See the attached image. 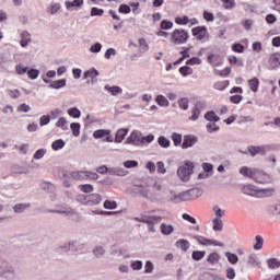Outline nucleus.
<instances>
[{
	"instance_id": "a211bd4d",
	"label": "nucleus",
	"mask_w": 280,
	"mask_h": 280,
	"mask_svg": "<svg viewBox=\"0 0 280 280\" xmlns=\"http://www.w3.org/2000/svg\"><path fill=\"white\" fill-rule=\"evenodd\" d=\"M102 202V196L100 194L88 195V207H95Z\"/></svg>"
},
{
	"instance_id": "37998d69",
	"label": "nucleus",
	"mask_w": 280,
	"mask_h": 280,
	"mask_svg": "<svg viewBox=\"0 0 280 280\" xmlns=\"http://www.w3.org/2000/svg\"><path fill=\"white\" fill-rule=\"evenodd\" d=\"M65 145H66L65 140L59 139V140H55L52 142L51 148H52V150H55L57 152L58 150H62V148H65Z\"/></svg>"
},
{
	"instance_id": "680f3d73",
	"label": "nucleus",
	"mask_w": 280,
	"mask_h": 280,
	"mask_svg": "<svg viewBox=\"0 0 280 280\" xmlns=\"http://www.w3.org/2000/svg\"><path fill=\"white\" fill-rule=\"evenodd\" d=\"M15 71L19 75H24V73H27V67L23 66V63H19L15 67Z\"/></svg>"
},
{
	"instance_id": "9b49d317",
	"label": "nucleus",
	"mask_w": 280,
	"mask_h": 280,
	"mask_svg": "<svg viewBox=\"0 0 280 280\" xmlns=\"http://www.w3.org/2000/svg\"><path fill=\"white\" fill-rule=\"evenodd\" d=\"M242 192L245 196H252L253 198H258L259 188L253 184H246L242 188Z\"/></svg>"
},
{
	"instance_id": "2eb2a0df",
	"label": "nucleus",
	"mask_w": 280,
	"mask_h": 280,
	"mask_svg": "<svg viewBox=\"0 0 280 280\" xmlns=\"http://www.w3.org/2000/svg\"><path fill=\"white\" fill-rule=\"evenodd\" d=\"M196 143H198V138L196 136H185L182 148L183 150H187V148H194Z\"/></svg>"
},
{
	"instance_id": "f704fd0d",
	"label": "nucleus",
	"mask_w": 280,
	"mask_h": 280,
	"mask_svg": "<svg viewBox=\"0 0 280 280\" xmlns=\"http://www.w3.org/2000/svg\"><path fill=\"white\" fill-rule=\"evenodd\" d=\"M225 257H226L229 264H232V266H235V264H237V261H240V257H237L236 254H233L231 252H226Z\"/></svg>"
},
{
	"instance_id": "393cba45",
	"label": "nucleus",
	"mask_w": 280,
	"mask_h": 280,
	"mask_svg": "<svg viewBox=\"0 0 280 280\" xmlns=\"http://www.w3.org/2000/svg\"><path fill=\"white\" fill-rule=\"evenodd\" d=\"M200 108H202V103H197L191 110V116L189 117L190 121H198L200 117Z\"/></svg>"
},
{
	"instance_id": "58836bf2",
	"label": "nucleus",
	"mask_w": 280,
	"mask_h": 280,
	"mask_svg": "<svg viewBox=\"0 0 280 280\" xmlns=\"http://www.w3.org/2000/svg\"><path fill=\"white\" fill-rule=\"evenodd\" d=\"M68 115L70 117H73V119H80L82 112H80V109H78V107H71L68 109Z\"/></svg>"
},
{
	"instance_id": "2f4dec72",
	"label": "nucleus",
	"mask_w": 280,
	"mask_h": 280,
	"mask_svg": "<svg viewBox=\"0 0 280 280\" xmlns=\"http://www.w3.org/2000/svg\"><path fill=\"white\" fill-rule=\"evenodd\" d=\"M30 207H32L31 203H18L13 206V211L14 213H23V211L30 209Z\"/></svg>"
},
{
	"instance_id": "4468645a",
	"label": "nucleus",
	"mask_w": 280,
	"mask_h": 280,
	"mask_svg": "<svg viewBox=\"0 0 280 280\" xmlns=\"http://www.w3.org/2000/svg\"><path fill=\"white\" fill-rule=\"evenodd\" d=\"M78 246H79V243L75 242V241H70L68 243H63L62 245L59 246V250L61 253H69V250H74L77 252L78 250Z\"/></svg>"
},
{
	"instance_id": "5701e85b",
	"label": "nucleus",
	"mask_w": 280,
	"mask_h": 280,
	"mask_svg": "<svg viewBox=\"0 0 280 280\" xmlns=\"http://www.w3.org/2000/svg\"><path fill=\"white\" fill-rule=\"evenodd\" d=\"M108 174L110 176H127L128 175V171H126L124 167H112L108 171Z\"/></svg>"
},
{
	"instance_id": "8fccbe9b",
	"label": "nucleus",
	"mask_w": 280,
	"mask_h": 280,
	"mask_svg": "<svg viewBox=\"0 0 280 280\" xmlns=\"http://www.w3.org/2000/svg\"><path fill=\"white\" fill-rule=\"evenodd\" d=\"M255 245H254V250H261V248L264 247V237L257 235L255 237Z\"/></svg>"
},
{
	"instance_id": "c9c22d12",
	"label": "nucleus",
	"mask_w": 280,
	"mask_h": 280,
	"mask_svg": "<svg viewBox=\"0 0 280 280\" xmlns=\"http://www.w3.org/2000/svg\"><path fill=\"white\" fill-rule=\"evenodd\" d=\"M110 135V130L108 129H98L93 132L94 139H102V137H106Z\"/></svg>"
},
{
	"instance_id": "a19ab883",
	"label": "nucleus",
	"mask_w": 280,
	"mask_h": 280,
	"mask_svg": "<svg viewBox=\"0 0 280 280\" xmlns=\"http://www.w3.org/2000/svg\"><path fill=\"white\" fill-rule=\"evenodd\" d=\"M205 119H207V121L218 124V121L220 120V118L218 117V115H215V112H208L205 115Z\"/></svg>"
},
{
	"instance_id": "09e8293b",
	"label": "nucleus",
	"mask_w": 280,
	"mask_h": 280,
	"mask_svg": "<svg viewBox=\"0 0 280 280\" xmlns=\"http://www.w3.org/2000/svg\"><path fill=\"white\" fill-rule=\"evenodd\" d=\"M178 106L182 108V110H188L189 109V98L183 97L178 101Z\"/></svg>"
},
{
	"instance_id": "9d476101",
	"label": "nucleus",
	"mask_w": 280,
	"mask_h": 280,
	"mask_svg": "<svg viewBox=\"0 0 280 280\" xmlns=\"http://www.w3.org/2000/svg\"><path fill=\"white\" fill-rule=\"evenodd\" d=\"M126 143L129 145H142V136L139 131H132L126 139Z\"/></svg>"
},
{
	"instance_id": "6e6d98bb",
	"label": "nucleus",
	"mask_w": 280,
	"mask_h": 280,
	"mask_svg": "<svg viewBox=\"0 0 280 280\" xmlns=\"http://www.w3.org/2000/svg\"><path fill=\"white\" fill-rule=\"evenodd\" d=\"M97 75H100V71H97L96 69H91L85 71L84 73V79H89V78H97Z\"/></svg>"
},
{
	"instance_id": "aec40b11",
	"label": "nucleus",
	"mask_w": 280,
	"mask_h": 280,
	"mask_svg": "<svg viewBox=\"0 0 280 280\" xmlns=\"http://www.w3.org/2000/svg\"><path fill=\"white\" fill-rule=\"evenodd\" d=\"M247 264L253 266V268H261V260H259V257L256 254H250L247 257Z\"/></svg>"
},
{
	"instance_id": "6ab92c4d",
	"label": "nucleus",
	"mask_w": 280,
	"mask_h": 280,
	"mask_svg": "<svg viewBox=\"0 0 280 280\" xmlns=\"http://www.w3.org/2000/svg\"><path fill=\"white\" fill-rule=\"evenodd\" d=\"M277 190L275 188H258V198H270V196H275Z\"/></svg>"
},
{
	"instance_id": "bf43d9fd",
	"label": "nucleus",
	"mask_w": 280,
	"mask_h": 280,
	"mask_svg": "<svg viewBox=\"0 0 280 280\" xmlns=\"http://www.w3.org/2000/svg\"><path fill=\"white\" fill-rule=\"evenodd\" d=\"M158 143L159 145H161V148H170V140H167V138H165L164 136H161L158 139Z\"/></svg>"
},
{
	"instance_id": "f8f14e48",
	"label": "nucleus",
	"mask_w": 280,
	"mask_h": 280,
	"mask_svg": "<svg viewBox=\"0 0 280 280\" xmlns=\"http://www.w3.org/2000/svg\"><path fill=\"white\" fill-rule=\"evenodd\" d=\"M265 211H266V213H268V215H273L275 218H279L280 217V201L267 205L265 208Z\"/></svg>"
},
{
	"instance_id": "603ef678",
	"label": "nucleus",
	"mask_w": 280,
	"mask_h": 280,
	"mask_svg": "<svg viewBox=\"0 0 280 280\" xmlns=\"http://www.w3.org/2000/svg\"><path fill=\"white\" fill-rule=\"evenodd\" d=\"M73 137H80V122H72L70 125Z\"/></svg>"
},
{
	"instance_id": "f03ea898",
	"label": "nucleus",
	"mask_w": 280,
	"mask_h": 280,
	"mask_svg": "<svg viewBox=\"0 0 280 280\" xmlns=\"http://www.w3.org/2000/svg\"><path fill=\"white\" fill-rule=\"evenodd\" d=\"M191 174H194V163L186 162L184 165L177 168V176L184 183H188L189 178H191Z\"/></svg>"
},
{
	"instance_id": "ddd939ff",
	"label": "nucleus",
	"mask_w": 280,
	"mask_h": 280,
	"mask_svg": "<svg viewBox=\"0 0 280 280\" xmlns=\"http://www.w3.org/2000/svg\"><path fill=\"white\" fill-rule=\"evenodd\" d=\"M166 201L172 202L173 205H178L179 202H185L183 192L176 194L174 191H170L166 196Z\"/></svg>"
},
{
	"instance_id": "c03bdc74",
	"label": "nucleus",
	"mask_w": 280,
	"mask_h": 280,
	"mask_svg": "<svg viewBox=\"0 0 280 280\" xmlns=\"http://www.w3.org/2000/svg\"><path fill=\"white\" fill-rule=\"evenodd\" d=\"M63 86H67V80L65 79L54 81L50 84V89H62Z\"/></svg>"
},
{
	"instance_id": "473e14b6",
	"label": "nucleus",
	"mask_w": 280,
	"mask_h": 280,
	"mask_svg": "<svg viewBox=\"0 0 280 280\" xmlns=\"http://www.w3.org/2000/svg\"><path fill=\"white\" fill-rule=\"evenodd\" d=\"M267 265H268V268H270V270H277L280 268V260L277 258H269L267 260Z\"/></svg>"
},
{
	"instance_id": "c756f323",
	"label": "nucleus",
	"mask_w": 280,
	"mask_h": 280,
	"mask_svg": "<svg viewBox=\"0 0 280 280\" xmlns=\"http://www.w3.org/2000/svg\"><path fill=\"white\" fill-rule=\"evenodd\" d=\"M176 246L177 248H180V250H184V253H187V250H189V241L182 238L179 241L176 242Z\"/></svg>"
},
{
	"instance_id": "4d7b16f0",
	"label": "nucleus",
	"mask_w": 280,
	"mask_h": 280,
	"mask_svg": "<svg viewBox=\"0 0 280 280\" xmlns=\"http://www.w3.org/2000/svg\"><path fill=\"white\" fill-rule=\"evenodd\" d=\"M27 75H28L30 80H36V78H38V75H40V70L31 69L27 71Z\"/></svg>"
},
{
	"instance_id": "052dcab7",
	"label": "nucleus",
	"mask_w": 280,
	"mask_h": 280,
	"mask_svg": "<svg viewBox=\"0 0 280 280\" xmlns=\"http://www.w3.org/2000/svg\"><path fill=\"white\" fill-rule=\"evenodd\" d=\"M174 27V23L172 21L163 20L161 22V30H172Z\"/></svg>"
},
{
	"instance_id": "f257e3e1",
	"label": "nucleus",
	"mask_w": 280,
	"mask_h": 280,
	"mask_svg": "<svg viewBox=\"0 0 280 280\" xmlns=\"http://www.w3.org/2000/svg\"><path fill=\"white\" fill-rule=\"evenodd\" d=\"M132 194L137 198H144L145 200H149V202H159V196L152 191L150 186L138 185L132 189Z\"/></svg>"
},
{
	"instance_id": "3c124183",
	"label": "nucleus",
	"mask_w": 280,
	"mask_h": 280,
	"mask_svg": "<svg viewBox=\"0 0 280 280\" xmlns=\"http://www.w3.org/2000/svg\"><path fill=\"white\" fill-rule=\"evenodd\" d=\"M179 54L182 55V57L177 61H175V65H180V62H183L185 58H189V48H183Z\"/></svg>"
},
{
	"instance_id": "4be33fe9",
	"label": "nucleus",
	"mask_w": 280,
	"mask_h": 280,
	"mask_svg": "<svg viewBox=\"0 0 280 280\" xmlns=\"http://www.w3.org/2000/svg\"><path fill=\"white\" fill-rule=\"evenodd\" d=\"M30 43H32V35L30 34V32L27 31L22 32L21 40H20L21 47H27Z\"/></svg>"
},
{
	"instance_id": "ea45409f",
	"label": "nucleus",
	"mask_w": 280,
	"mask_h": 280,
	"mask_svg": "<svg viewBox=\"0 0 280 280\" xmlns=\"http://www.w3.org/2000/svg\"><path fill=\"white\" fill-rule=\"evenodd\" d=\"M62 7L60 5V3H52L49 4L48 8L46 9V12L48 14H56Z\"/></svg>"
},
{
	"instance_id": "69168bd1",
	"label": "nucleus",
	"mask_w": 280,
	"mask_h": 280,
	"mask_svg": "<svg viewBox=\"0 0 280 280\" xmlns=\"http://www.w3.org/2000/svg\"><path fill=\"white\" fill-rule=\"evenodd\" d=\"M213 211H214L215 218H218L219 220H220V218H224L225 211L223 209H221L220 207L214 206Z\"/></svg>"
},
{
	"instance_id": "f3484780",
	"label": "nucleus",
	"mask_w": 280,
	"mask_h": 280,
	"mask_svg": "<svg viewBox=\"0 0 280 280\" xmlns=\"http://www.w3.org/2000/svg\"><path fill=\"white\" fill-rule=\"evenodd\" d=\"M192 36H196L197 40H202L207 36V28L205 26L192 28Z\"/></svg>"
},
{
	"instance_id": "423d86ee",
	"label": "nucleus",
	"mask_w": 280,
	"mask_h": 280,
	"mask_svg": "<svg viewBox=\"0 0 280 280\" xmlns=\"http://www.w3.org/2000/svg\"><path fill=\"white\" fill-rule=\"evenodd\" d=\"M253 180L259 185H266V183H271L272 177L268 173L255 168Z\"/></svg>"
},
{
	"instance_id": "bb28decb",
	"label": "nucleus",
	"mask_w": 280,
	"mask_h": 280,
	"mask_svg": "<svg viewBox=\"0 0 280 280\" xmlns=\"http://www.w3.org/2000/svg\"><path fill=\"white\" fill-rule=\"evenodd\" d=\"M160 231L162 235H172V233H174V225L162 223L160 225Z\"/></svg>"
},
{
	"instance_id": "6e6552de",
	"label": "nucleus",
	"mask_w": 280,
	"mask_h": 280,
	"mask_svg": "<svg viewBox=\"0 0 280 280\" xmlns=\"http://www.w3.org/2000/svg\"><path fill=\"white\" fill-rule=\"evenodd\" d=\"M184 196V202H187L189 200H196V198H200L202 195V189L200 188H192L186 191L182 192Z\"/></svg>"
},
{
	"instance_id": "79ce46f5",
	"label": "nucleus",
	"mask_w": 280,
	"mask_h": 280,
	"mask_svg": "<svg viewBox=\"0 0 280 280\" xmlns=\"http://www.w3.org/2000/svg\"><path fill=\"white\" fill-rule=\"evenodd\" d=\"M105 91H108L112 95H119V93H122L124 90H121V88L117 85L115 86L105 85Z\"/></svg>"
},
{
	"instance_id": "412c9836",
	"label": "nucleus",
	"mask_w": 280,
	"mask_h": 280,
	"mask_svg": "<svg viewBox=\"0 0 280 280\" xmlns=\"http://www.w3.org/2000/svg\"><path fill=\"white\" fill-rule=\"evenodd\" d=\"M269 65L271 69H279L280 67V54L275 52L269 57Z\"/></svg>"
},
{
	"instance_id": "774afa93",
	"label": "nucleus",
	"mask_w": 280,
	"mask_h": 280,
	"mask_svg": "<svg viewBox=\"0 0 280 280\" xmlns=\"http://www.w3.org/2000/svg\"><path fill=\"white\" fill-rule=\"evenodd\" d=\"M131 268L132 270H141V268H143V261L141 260L131 261Z\"/></svg>"
},
{
	"instance_id": "c85d7f7f",
	"label": "nucleus",
	"mask_w": 280,
	"mask_h": 280,
	"mask_svg": "<svg viewBox=\"0 0 280 280\" xmlns=\"http://www.w3.org/2000/svg\"><path fill=\"white\" fill-rule=\"evenodd\" d=\"M212 224H213L212 226L213 231L222 232L224 229V222H222V219L213 218Z\"/></svg>"
},
{
	"instance_id": "0e129e2a",
	"label": "nucleus",
	"mask_w": 280,
	"mask_h": 280,
	"mask_svg": "<svg viewBox=\"0 0 280 280\" xmlns=\"http://www.w3.org/2000/svg\"><path fill=\"white\" fill-rule=\"evenodd\" d=\"M49 121H51V116L44 115L39 118V126H48Z\"/></svg>"
},
{
	"instance_id": "a878e982",
	"label": "nucleus",
	"mask_w": 280,
	"mask_h": 280,
	"mask_svg": "<svg viewBox=\"0 0 280 280\" xmlns=\"http://www.w3.org/2000/svg\"><path fill=\"white\" fill-rule=\"evenodd\" d=\"M240 174H242V176H245L246 178H254L255 175V168H250L248 166H243L240 168Z\"/></svg>"
},
{
	"instance_id": "49530a36",
	"label": "nucleus",
	"mask_w": 280,
	"mask_h": 280,
	"mask_svg": "<svg viewBox=\"0 0 280 280\" xmlns=\"http://www.w3.org/2000/svg\"><path fill=\"white\" fill-rule=\"evenodd\" d=\"M155 102L159 106H170V101H167V97L163 95H158Z\"/></svg>"
},
{
	"instance_id": "dca6fc26",
	"label": "nucleus",
	"mask_w": 280,
	"mask_h": 280,
	"mask_svg": "<svg viewBox=\"0 0 280 280\" xmlns=\"http://www.w3.org/2000/svg\"><path fill=\"white\" fill-rule=\"evenodd\" d=\"M208 61L212 67H220L222 66V62H224V58L220 55L210 54L208 55Z\"/></svg>"
},
{
	"instance_id": "e433bc0d",
	"label": "nucleus",
	"mask_w": 280,
	"mask_h": 280,
	"mask_svg": "<svg viewBox=\"0 0 280 280\" xmlns=\"http://www.w3.org/2000/svg\"><path fill=\"white\" fill-rule=\"evenodd\" d=\"M138 43H139V51L141 54H145L150 49V46L148 45V42L145 40V38H140Z\"/></svg>"
},
{
	"instance_id": "864d4df0",
	"label": "nucleus",
	"mask_w": 280,
	"mask_h": 280,
	"mask_svg": "<svg viewBox=\"0 0 280 280\" xmlns=\"http://www.w3.org/2000/svg\"><path fill=\"white\" fill-rule=\"evenodd\" d=\"M80 191H83V194H91L93 192V185L91 184H84V185H79Z\"/></svg>"
},
{
	"instance_id": "338daca9",
	"label": "nucleus",
	"mask_w": 280,
	"mask_h": 280,
	"mask_svg": "<svg viewBox=\"0 0 280 280\" xmlns=\"http://www.w3.org/2000/svg\"><path fill=\"white\" fill-rule=\"evenodd\" d=\"M104 209H117V201L105 200Z\"/></svg>"
},
{
	"instance_id": "e2e57ef3",
	"label": "nucleus",
	"mask_w": 280,
	"mask_h": 280,
	"mask_svg": "<svg viewBox=\"0 0 280 280\" xmlns=\"http://www.w3.org/2000/svg\"><path fill=\"white\" fill-rule=\"evenodd\" d=\"M207 130L208 132H218V130H220V127L215 125V121H212V122H208Z\"/></svg>"
},
{
	"instance_id": "de8ad7c7",
	"label": "nucleus",
	"mask_w": 280,
	"mask_h": 280,
	"mask_svg": "<svg viewBox=\"0 0 280 280\" xmlns=\"http://www.w3.org/2000/svg\"><path fill=\"white\" fill-rule=\"evenodd\" d=\"M205 255H207V252L195 250L191 257L195 261H200V259H205Z\"/></svg>"
},
{
	"instance_id": "b1692460",
	"label": "nucleus",
	"mask_w": 280,
	"mask_h": 280,
	"mask_svg": "<svg viewBox=\"0 0 280 280\" xmlns=\"http://www.w3.org/2000/svg\"><path fill=\"white\" fill-rule=\"evenodd\" d=\"M221 256L217 252L210 253L207 257L208 264L211 266H218L220 264Z\"/></svg>"
},
{
	"instance_id": "a18cd8bd",
	"label": "nucleus",
	"mask_w": 280,
	"mask_h": 280,
	"mask_svg": "<svg viewBox=\"0 0 280 280\" xmlns=\"http://www.w3.org/2000/svg\"><path fill=\"white\" fill-rule=\"evenodd\" d=\"M179 73L184 75V78H187V75H191L194 73V69L189 66H184L179 68Z\"/></svg>"
},
{
	"instance_id": "5fc2aeb1",
	"label": "nucleus",
	"mask_w": 280,
	"mask_h": 280,
	"mask_svg": "<svg viewBox=\"0 0 280 280\" xmlns=\"http://www.w3.org/2000/svg\"><path fill=\"white\" fill-rule=\"evenodd\" d=\"M45 154H47V149H39L34 153L33 159H35V161H40Z\"/></svg>"
},
{
	"instance_id": "1a4fd4ad",
	"label": "nucleus",
	"mask_w": 280,
	"mask_h": 280,
	"mask_svg": "<svg viewBox=\"0 0 280 280\" xmlns=\"http://www.w3.org/2000/svg\"><path fill=\"white\" fill-rule=\"evenodd\" d=\"M195 240L201 246H219L220 248H224V243L218 242L215 240H209V238H206L203 236H195Z\"/></svg>"
},
{
	"instance_id": "0eeeda50",
	"label": "nucleus",
	"mask_w": 280,
	"mask_h": 280,
	"mask_svg": "<svg viewBox=\"0 0 280 280\" xmlns=\"http://www.w3.org/2000/svg\"><path fill=\"white\" fill-rule=\"evenodd\" d=\"M48 213H60L61 215H66V218H78V213L73 211L71 208H65L58 206L57 209L47 210Z\"/></svg>"
},
{
	"instance_id": "4c0bfd02",
	"label": "nucleus",
	"mask_w": 280,
	"mask_h": 280,
	"mask_svg": "<svg viewBox=\"0 0 280 280\" xmlns=\"http://www.w3.org/2000/svg\"><path fill=\"white\" fill-rule=\"evenodd\" d=\"M84 4V0H74L72 2H66L67 10H71V8H82Z\"/></svg>"
},
{
	"instance_id": "7c9ffc66",
	"label": "nucleus",
	"mask_w": 280,
	"mask_h": 280,
	"mask_svg": "<svg viewBox=\"0 0 280 280\" xmlns=\"http://www.w3.org/2000/svg\"><path fill=\"white\" fill-rule=\"evenodd\" d=\"M93 255H94V257H96V259H102V257H104V255H106V249H104V247L102 245H98V246L94 247Z\"/></svg>"
},
{
	"instance_id": "cd10ccee",
	"label": "nucleus",
	"mask_w": 280,
	"mask_h": 280,
	"mask_svg": "<svg viewBox=\"0 0 280 280\" xmlns=\"http://www.w3.org/2000/svg\"><path fill=\"white\" fill-rule=\"evenodd\" d=\"M126 135H128V129H118L115 136V143H121L126 139Z\"/></svg>"
},
{
	"instance_id": "13d9d810",
	"label": "nucleus",
	"mask_w": 280,
	"mask_h": 280,
	"mask_svg": "<svg viewBox=\"0 0 280 280\" xmlns=\"http://www.w3.org/2000/svg\"><path fill=\"white\" fill-rule=\"evenodd\" d=\"M226 86H229V81H219L214 83V89H217V91H224Z\"/></svg>"
},
{
	"instance_id": "39448f33",
	"label": "nucleus",
	"mask_w": 280,
	"mask_h": 280,
	"mask_svg": "<svg viewBox=\"0 0 280 280\" xmlns=\"http://www.w3.org/2000/svg\"><path fill=\"white\" fill-rule=\"evenodd\" d=\"M270 150H272V147H270V144L248 147V152L250 156H257V154H260V156H266V154H268Z\"/></svg>"
},
{
	"instance_id": "72a5a7b5",
	"label": "nucleus",
	"mask_w": 280,
	"mask_h": 280,
	"mask_svg": "<svg viewBox=\"0 0 280 280\" xmlns=\"http://www.w3.org/2000/svg\"><path fill=\"white\" fill-rule=\"evenodd\" d=\"M248 86L250 89V91H253V93H257L258 89H259V79L257 78H253L248 81Z\"/></svg>"
},
{
	"instance_id": "20e7f679",
	"label": "nucleus",
	"mask_w": 280,
	"mask_h": 280,
	"mask_svg": "<svg viewBox=\"0 0 280 280\" xmlns=\"http://www.w3.org/2000/svg\"><path fill=\"white\" fill-rule=\"evenodd\" d=\"M71 176L74 180H97L100 178L97 173L91 171H74L71 173Z\"/></svg>"
},
{
	"instance_id": "7ed1b4c3",
	"label": "nucleus",
	"mask_w": 280,
	"mask_h": 280,
	"mask_svg": "<svg viewBox=\"0 0 280 280\" xmlns=\"http://www.w3.org/2000/svg\"><path fill=\"white\" fill-rule=\"evenodd\" d=\"M188 38L189 34H187V31L177 28L171 35V43H173V45H183L187 43Z\"/></svg>"
}]
</instances>
